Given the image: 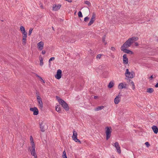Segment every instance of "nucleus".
Masks as SVG:
<instances>
[{
	"mask_svg": "<svg viewBox=\"0 0 158 158\" xmlns=\"http://www.w3.org/2000/svg\"><path fill=\"white\" fill-rule=\"evenodd\" d=\"M30 140L31 141V145H35L34 141L33 139L32 136H31L30 137Z\"/></svg>",
	"mask_w": 158,
	"mask_h": 158,
	"instance_id": "nucleus-26",
	"label": "nucleus"
},
{
	"mask_svg": "<svg viewBox=\"0 0 158 158\" xmlns=\"http://www.w3.org/2000/svg\"><path fill=\"white\" fill-rule=\"evenodd\" d=\"M155 87H158V83H156V85H155Z\"/></svg>",
	"mask_w": 158,
	"mask_h": 158,
	"instance_id": "nucleus-46",
	"label": "nucleus"
},
{
	"mask_svg": "<svg viewBox=\"0 0 158 158\" xmlns=\"http://www.w3.org/2000/svg\"><path fill=\"white\" fill-rule=\"evenodd\" d=\"M121 96L122 95L120 93H119L118 94V95L115 97L114 100V102L115 104H117L120 102L121 100Z\"/></svg>",
	"mask_w": 158,
	"mask_h": 158,
	"instance_id": "nucleus-7",
	"label": "nucleus"
},
{
	"mask_svg": "<svg viewBox=\"0 0 158 158\" xmlns=\"http://www.w3.org/2000/svg\"><path fill=\"white\" fill-rule=\"evenodd\" d=\"M32 30H33V29L32 28H30L29 30V32H28V35H31V34L32 32Z\"/></svg>",
	"mask_w": 158,
	"mask_h": 158,
	"instance_id": "nucleus-34",
	"label": "nucleus"
},
{
	"mask_svg": "<svg viewBox=\"0 0 158 158\" xmlns=\"http://www.w3.org/2000/svg\"><path fill=\"white\" fill-rule=\"evenodd\" d=\"M110 49L113 51H114L115 50V48L114 47H111V48Z\"/></svg>",
	"mask_w": 158,
	"mask_h": 158,
	"instance_id": "nucleus-41",
	"label": "nucleus"
},
{
	"mask_svg": "<svg viewBox=\"0 0 158 158\" xmlns=\"http://www.w3.org/2000/svg\"><path fill=\"white\" fill-rule=\"evenodd\" d=\"M145 145L147 147H149L150 145V144H149V143L148 142H146L145 143Z\"/></svg>",
	"mask_w": 158,
	"mask_h": 158,
	"instance_id": "nucleus-40",
	"label": "nucleus"
},
{
	"mask_svg": "<svg viewBox=\"0 0 158 158\" xmlns=\"http://www.w3.org/2000/svg\"><path fill=\"white\" fill-rule=\"evenodd\" d=\"M52 29H53V30H54V28H53V27H52Z\"/></svg>",
	"mask_w": 158,
	"mask_h": 158,
	"instance_id": "nucleus-53",
	"label": "nucleus"
},
{
	"mask_svg": "<svg viewBox=\"0 0 158 158\" xmlns=\"http://www.w3.org/2000/svg\"><path fill=\"white\" fill-rule=\"evenodd\" d=\"M127 84L125 82H122L120 83L118 85V89H122L123 88L126 89L127 88Z\"/></svg>",
	"mask_w": 158,
	"mask_h": 158,
	"instance_id": "nucleus-9",
	"label": "nucleus"
},
{
	"mask_svg": "<svg viewBox=\"0 0 158 158\" xmlns=\"http://www.w3.org/2000/svg\"><path fill=\"white\" fill-rule=\"evenodd\" d=\"M102 56V55L101 54H98L96 56V58L97 59H100Z\"/></svg>",
	"mask_w": 158,
	"mask_h": 158,
	"instance_id": "nucleus-36",
	"label": "nucleus"
},
{
	"mask_svg": "<svg viewBox=\"0 0 158 158\" xmlns=\"http://www.w3.org/2000/svg\"><path fill=\"white\" fill-rule=\"evenodd\" d=\"M139 38L137 37L133 36L129 38L121 47L124 48H129L135 42L138 40Z\"/></svg>",
	"mask_w": 158,
	"mask_h": 158,
	"instance_id": "nucleus-1",
	"label": "nucleus"
},
{
	"mask_svg": "<svg viewBox=\"0 0 158 158\" xmlns=\"http://www.w3.org/2000/svg\"><path fill=\"white\" fill-rule=\"evenodd\" d=\"M104 70L105 66L104 65L102 64L99 66L98 69H97V71L102 73L103 71Z\"/></svg>",
	"mask_w": 158,
	"mask_h": 158,
	"instance_id": "nucleus-12",
	"label": "nucleus"
},
{
	"mask_svg": "<svg viewBox=\"0 0 158 158\" xmlns=\"http://www.w3.org/2000/svg\"><path fill=\"white\" fill-rule=\"evenodd\" d=\"M39 60L40 61V65L41 66H42L44 64V63L43 62V58L41 56H39Z\"/></svg>",
	"mask_w": 158,
	"mask_h": 158,
	"instance_id": "nucleus-19",
	"label": "nucleus"
},
{
	"mask_svg": "<svg viewBox=\"0 0 158 158\" xmlns=\"http://www.w3.org/2000/svg\"><path fill=\"white\" fill-rule=\"evenodd\" d=\"M62 71L59 69L57 70V74L55 75V77L57 79H60L61 77Z\"/></svg>",
	"mask_w": 158,
	"mask_h": 158,
	"instance_id": "nucleus-11",
	"label": "nucleus"
},
{
	"mask_svg": "<svg viewBox=\"0 0 158 158\" xmlns=\"http://www.w3.org/2000/svg\"><path fill=\"white\" fill-rule=\"evenodd\" d=\"M152 128L155 134H156L158 132V128L156 126H153L152 127Z\"/></svg>",
	"mask_w": 158,
	"mask_h": 158,
	"instance_id": "nucleus-18",
	"label": "nucleus"
},
{
	"mask_svg": "<svg viewBox=\"0 0 158 158\" xmlns=\"http://www.w3.org/2000/svg\"><path fill=\"white\" fill-rule=\"evenodd\" d=\"M85 3L88 5H89L90 4V2L88 1H86L85 2Z\"/></svg>",
	"mask_w": 158,
	"mask_h": 158,
	"instance_id": "nucleus-42",
	"label": "nucleus"
},
{
	"mask_svg": "<svg viewBox=\"0 0 158 158\" xmlns=\"http://www.w3.org/2000/svg\"><path fill=\"white\" fill-rule=\"evenodd\" d=\"M37 100L38 103V105L40 109H42L43 107V103L42 101V99L39 94H37Z\"/></svg>",
	"mask_w": 158,
	"mask_h": 158,
	"instance_id": "nucleus-6",
	"label": "nucleus"
},
{
	"mask_svg": "<svg viewBox=\"0 0 158 158\" xmlns=\"http://www.w3.org/2000/svg\"><path fill=\"white\" fill-rule=\"evenodd\" d=\"M56 98L57 99L58 101L59 102L60 104L64 107V108L66 110H69V107L68 106V104L66 103L64 100L61 98H58V96H56Z\"/></svg>",
	"mask_w": 158,
	"mask_h": 158,
	"instance_id": "nucleus-2",
	"label": "nucleus"
},
{
	"mask_svg": "<svg viewBox=\"0 0 158 158\" xmlns=\"http://www.w3.org/2000/svg\"><path fill=\"white\" fill-rule=\"evenodd\" d=\"M37 48L39 50H42L44 48V43L43 41H40L37 44Z\"/></svg>",
	"mask_w": 158,
	"mask_h": 158,
	"instance_id": "nucleus-8",
	"label": "nucleus"
},
{
	"mask_svg": "<svg viewBox=\"0 0 158 158\" xmlns=\"http://www.w3.org/2000/svg\"><path fill=\"white\" fill-rule=\"evenodd\" d=\"M104 106H99L95 108L94 109L95 111H98L100 110H101L102 109L104 108Z\"/></svg>",
	"mask_w": 158,
	"mask_h": 158,
	"instance_id": "nucleus-22",
	"label": "nucleus"
},
{
	"mask_svg": "<svg viewBox=\"0 0 158 158\" xmlns=\"http://www.w3.org/2000/svg\"><path fill=\"white\" fill-rule=\"evenodd\" d=\"M123 62L124 64H128V60L126 54H124L123 56Z\"/></svg>",
	"mask_w": 158,
	"mask_h": 158,
	"instance_id": "nucleus-17",
	"label": "nucleus"
},
{
	"mask_svg": "<svg viewBox=\"0 0 158 158\" xmlns=\"http://www.w3.org/2000/svg\"><path fill=\"white\" fill-rule=\"evenodd\" d=\"M54 57H51L49 60V62L50 63L51 61L54 60H55Z\"/></svg>",
	"mask_w": 158,
	"mask_h": 158,
	"instance_id": "nucleus-38",
	"label": "nucleus"
},
{
	"mask_svg": "<svg viewBox=\"0 0 158 158\" xmlns=\"http://www.w3.org/2000/svg\"><path fill=\"white\" fill-rule=\"evenodd\" d=\"M89 18L87 17H85L84 18V20L85 22H87L89 20Z\"/></svg>",
	"mask_w": 158,
	"mask_h": 158,
	"instance_id": "nucleus-39",
	"label": "nucleus"
},
{
	"mask_svg": "<svg viewBox=\"0 0 158 158\" xmlns=\"http://www.w3.org/2000/svg\"><path fill=\"white\" fill-rule=\"evenodd\" d=\"M106 36L105 35L103 36L102 38V42L104 43L105 45H106L107 44L106 42Z\"/></svg>",
	"mask_w": 158,
	"mask_h": 158,
	"instance_id": "nucleus-28",
	"label": "nucleus"
},
{
	"mask_svg": "<svg viewBox=\"0 0 158 158\" xmlns=\"http://www.w3.org/2000/svg\"><path fill=\"white\" fill-rule=\"evenodd\" d=\"M56 110L59 112H60L61 111V109L59 107V106L58 105H57L56 107Z\"/></svg>",
	"mask_w": 158,
	"mask_h": 158,
	"instance_id": "nucleus-24",
	"label": "nucleus"
},
{
	"mask_svg": "<svg viewBox=\"0 0 158 158\" xmlns=\"http://www.w3.org/2000/svg\"><path fill=\"white\" fill-rule=\"evenodd\" d=\"M77 132L75 130H74L73 131V135L72 136V139H73V138L77 137Z\"/></svg>",
	"mask_w": 158,
	"mask_h": 158,
	"instance_id": "nucleus-20",
	"label": "nucleus"
},
{
	"mask_svg": "<svg viewBox=\"0 0 158 158\" xmlns=\"http://www.w3.org/2000/svg\"><path fill=\"white\" fill-rule=\"evenodd\" d=\"M61 5L60 4L58 5H55L53 6L52 8L53 10L56 11L58 10L61 7Z\"/></svg>",
	"mask_w": 158,
	"mask_h": 158,
	"instance_id": "nucleus-15",
	"label": "nucleus"
},
{
	"mask_svg": "<svg viewBox=\"0 0 158 158\" xmlns=\"http://www.w3.org/2000/svg\"><path fill=\"white\" fill-rule=\"evenodd\" d=\"M66 0L69 2H72V0Z\"/></svg>",
	"mask_w": 158,
	"mask_h": 158,
	"instance_id": "nucleus-47",
	"label": "nucleus"
},
{
	"mask_svg": "<svg viewBox=\"0 0 158 158\" xmlns=\"http://www.w3.org/2000/svg\"><path fill=\"white\" fill-rule=\"evenodd\" d=\"M154 91V89L152 88H149L147 89V92L149 93H152Z\"/></svg>",
	"mask_w": 158,
	"mask_h": 158,
	"instance_id": "nucleus-23",
	"label": "nucleus"
},
{
	"mask_svg": "<svg viewBox=\"0 0 158 158\" xmlns=\"http://www.w3.org/2000/svg\"><path fill=\"white\" fill-rule=\"evenodd\" d=\"M40 79L41 80V81L42 82H43L44 83H45L44 80L41 77H40Z\"/></svg>",
	"mask_w": 158,
	"mask_h": 158,
	"instance_id": "nucleus-43",
	"label": "nucleus"
},
{
	"mask_svg": "<svg viewBox=\"0 0 158 158\" xmlns=\"http://www.w3.org/2000/svg\"><path fill=\"white\" fill-rule=\"evenodd\" d=\"M28 150H30L31 155L34 156V158H37L36 154L35 145H31V146L29 147Z\"/></svg>",
	"mask_w": 158,
	"mask_h": 158,
	"instance_id": "nucleus-4",
	"label": "nucleus"
},
{
	"mask_svg": "<svg viewBox=\"0 0 158 158\" xmlns=\"http://www.w3.org/2000/svg\"><path fill=\"white\" fill-rule=\"evenodd\" d=\"M151 79H152L153 78V76L152 75L149 78Z\"/></svg>",
	"mask_w": 158,
	"mask_h": 158,
	"instance_id": "nucleus-49",
	"label": "nucleus"
},
{
	"mask_svg": "<svg viewBox=\"0 0 158 158\" xmlns=\"http://www.w3.org/2000/svg\"><path fill=\"white\" fill-rule=\"evenodd\" d=\"M116 149L118 152L119 153H120L121 152V150L120 147L118 143V142H116L114 145Z\"/></svg>",
	"mask_w": 158,
	"mask_h": 158,
	"instance_id": "nucleus-14",
	"label": "nucleus"
},
{
	"mask_svg": "<svg viewBox=\"0 0 158 158\" xmlns=\"http://www.w3.org/2000/svg\"><path fill=\"white\" fill-rule=\"evenodd\" d=\"M125 75L126 77L128 78H132L135 76V74L134 72H129L128 69H127Z\"/></svg>",
	"mask_w": 158,
	"mask_h": 158,
	"instance_id": "nucleus-5",
	"label": "nucleus"
},
{
	"mask_svg": "<svg viewBox=\"0 0 158 158\" xmlns=\"http://www.w3.org/2000/svg\"><path fill=\"white\" fill-rule=\"evenodd\" d=\"M45 124V123L44 122H42L40 124V130L42 132H44L45 131V128L44 127Z\"/></svg>",
	"mask_w": 158,
	"mask_h": 158,
	"instance_id": "nucleus-16",
	"label": "nucleus"
},
{
	"mask_svg": "<svg viewBox=\"0 0 158 158\" xmlns=\"http://www.w3.org/2000/svg\"><path fill=\"white\" fill-rule=\"evenodd\" d=\"M78 16L80 17H83V15H82V14L81 12L80 11H79L78 13Z\"/></svg>",
	"mask_w": 158,
	"mask_h": 158,
	"instance_id": "nucleus-35",
	"label": "nucleus"
},
{
	"mask_svg": "<svg viewBox=\"0 0 158 158\" xmlns=\"http://www.w3.org/2000/svg\"><path fill=\"white\" fill-rule=\"evenodd\" d=\"M130 82L131 84L132 85V89L133 90H134L135 89V86L134 83L131 80H130Z\"/></svg>",
	"mask_w": 158,
	"mask_h": 158,
	"instance_id": "nucleus-25",
	"label": "nucleus"
},
{
	"mask_svg": "<svg viewBox=\"0 0 158 158\" xmlns=\"http://www.w3.org/2000/svg\"><path fill=\"white\" fill-rule=\"evenodd\" d=\"M98 98V96H94V98L95 99H96Z\"/></svg>",
	"mask_w": 158,
	"mask_h": 158,
	"instance_id": "nucleus-52",
	"label": "nucleus"
},
{
	"mask_svg": "<svg viewBox=\"0 0 158 158\" xmlns=\"http://www.w3.org/2000/svg\"><path fill=\"white\" fill-rule=\"evenodd\" d=\"M26 43V39H22V44L25 45Z\"/></svg>",
	"mask_w": 158,
	"mask_h": 158,
	"instance_id": "nucleus-33",
	"label": "nucleus"
},
{
	"mask_svg": "<svg viewBox=\"0 0 158 158\" xmlns=\"http://www.w3.org/2000/svg\"><path fill=\"white\" fill-rule=\"evenodd\" d=\"M45 53H46L45 51L44 50H43L42 51V54L44 55V54H45Z\"/></svg>",
	"mask_w": 158,
	"mask_h": 158,
	"instance_id": "nucleus-44",
	"label": "nucleus"
},
{
	"mask_svg": "<svg viewBox=\"0 0 158 158\" xmlns=\"http://www.w3.org/2000/svg\"><path fill=\"white\" fill-rule=\"evenodd\" d=\"M94 20H93V19H90V22H89V23L88 24V25L89 26H90L94 22Z\"/></svg>",
	"mask_w": 158,
	"mask_h": 158,
	"instance_id": "nucleus-30",
	"label": "nucleus"
},
{
	"mask_svg": "<svg viewBox=\"0 0 158 158\" xmlns=\"http://www.w3.org/2000/svg\"><path fill=\"white\" fill-rule=\"evenodd\" d=\"M22 34H23V36H27V33L26 32V31L23 32Z\"/></svg>",
	"mask_w": 158,
	"mask_h": 158,
	"instance_id": "nucleus-37",
	"label": "nucleus"
},
{
	"mask_svg": "<svg viewBox=\"0 0 158 158\" xmlns=\"http://www.w3.org/2000/svg\"><path fill=\"white\" fill-rule=\"evenodd\" d=\"M36 76L39 78L40 79V77H40L38 75H36Z\"/></svg>",
	"mask_w": 158,
	"mask_h": 158,
	"instance_id": "nucleus-51",
	"label": "nucleus"
},
{
	"mask_svg": "<svg viewBox=\"0 0 158 158\" xmlns=\"http://www.w3.org/2000/svg\"><path fill=\"white\" fill-rule=\"evenodd\" d=\"M135 45L136 46H138L139 44H138V43H137V42H135Z\"/></svg>",
	"mask_w": 158,
	"mask_h": 158,
	"instance_id": "nucleus-45",
	"label": "nucleus"
},
{
	"mask_svg": "<svg viewBox=\"0 0 158 158\" xmlns=\"http://www.w3.org/2000/svg\"><path fill=\"white\" fill-rule=\"evenodd\" d=\"M111 56L113 58H114L115 57L114 56V55H111Z\"/></svg>",
	"mask_w": 158,
	"mask_h": 158,
	"instance_id": "nucleus-50",
	"label": "nucleus"
},
{
	"mask_svg": "<svg viewBox=\"0 0 158 158\" xmlns=\"http://www.w3.org/2000/svg\"><path fill=\"white\" fill-rule=\"evenodd\" d=\"M157 123L158 124V121H157Z\"/></svg>",
	"mask_w": 158,
	"mask_h": 158,
	"instance_id": "nucleus-54",
	"label": "nucleus"
},
{
	"mask_svg": "<svg viewBox=\"0 0 158 158\" xmlns=\"http://www.w3.org/2000/svg\"><path fill=\"white\" fill-rule=\"evenodd\" d=\"M20 30L22 33L25 32V28L23 26H21L20 27Z\"/></svg>",
	"mask_w": 158,
	"mask_h": 158,
	"instance_id": "nucleus-27",
	"label": "nucleus"
},
{
	"mask_svg": "<svg viewBox=\"0 0 158 158\" xmlns=\"http://www.w3.org/2000/svg\"><path fill=\"white\" fill-rule=\"evenodd\" d=\"M73 139L75 142H79V143H80V144L81 143V141H80V140L79 139H78L77 138V137L73 138Z\"/></svg>",
	"mask_w": 158,
	"mask_h": 158,
	"instance_id": "nucleus-29",
	"label": "nucleus"
},
{
	"mask_svg": "<svg viewBox=\"0 0 158 158\" xmlns=\"http://www.w3.org/2000/svg\"><path fill=\"white\" fill-rule=\"evenodd\" d=\"M124 48L121 47V50L123 52H124L127 53V54H133V52L127 49L126 48Z\"/></svg>",
	"mask_w": 158,
	"mask_h": 158,
	"instance_id": "nucleus-10",
	"label": "nucleus"
},
{
	"mask_svg": "<svg viewBox=\"0 0 158 158\" xmlns=\"http://www.w3.org/2000/svg\"><path fill=\"white\" fill-rule=\"evenodd\" d=\"M30 110L33 112V114L34 115H37L39 113L38 110L36 107L31 108H30Z\"/></svg>",
	"mask_w": 158,
	"mask_h": 158,
	"instance_id": "nucleus-13",
	"label": "nucleus"
},
{
	"mask_svg": "<svg viewBox=\"0 0 158 158\" xmlns=\"http://www.w3.org/2000/svg\"><path fill=\"white\" fill-rule=\"evenodd\" d=\"M114 85V83L113 81H111L108 85V87L110 88H112Z\"/></svg>",
	"mask_w": 158,
	"mask_h": 158,
	"instance_id": "nucleus-21",
	"label": "nucleus"
},
{
	"mask_svg": "<svg viewBox=\"0 0 158 158\" xmlns=\"http://www.w3.org/2000/svg\"><path fill=\"white\" fill-rule=\"evenodd\" d=\"M27 37V36H23V39H26Z\"/></svg>",
	"mask_w": 158,
	"mask_h": 158,
	"instance_id": "nucleus-48",
	"label": "nucleus"
},
{
	"mask_svg": "<svg viewBox=\"0 0 158 158\" xmlns=\"http://www.w3.org/2000/svg\"><path fill=\"white\" fill-rule=\"evenodd\" d=\"M62 156L63 158H67V157L66 156V152L65 151H64L63 152Z\"/></svg>",
	"mask_w": 158,
	"mask_h": 158,
	"instance_id": "nucleus-32",
	"label": "nucleus"
},
{
	"mask_svg": "<svg viewBox=\"0 0 158 158\" xmlns=\"http://www.w3.org/2000/svg\"><path fill=\"white\" fill-rule=\"evenodd\" d=\"M105 132L106 140H108L110 137L112 132V128L110 127H105Z\"/></svg>",
	"mask_w": 158,
	"mask_h": 158,
	"instance_id": "nucleus-3",
	"label": "nucleus"
},
{
	"mask_svg": "<svg viewBox=\"0 0 158 158\" xmlns=\"http://www.w3.org/2000/svg\"><path fill=\"white\" fill-rule=\"evenodd\" d=\"M96 17V14L94 13H93L91 19L95 20V18Z\"/></svg>",
	"mask_w": 158,
	"mask_h": 158,
	"instance_id": "nucleus-31",
	"label": "nucleus"
}]
</instances>
